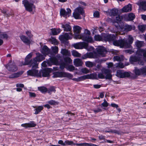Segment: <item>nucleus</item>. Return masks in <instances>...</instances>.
Here are the masks:
<instances>
[{"label":"nucleus","instance_id":"nucleus-36","mask_svg":"<svg viewBox=\"0 0 146 146\" xmlns=\"http://www.w3.org/2000/svg\"><path fill=\"white\" fill-rule=\"evenodd\" d=\"M123 55L116 56L113 58L114 61H117L119 62L122 61L123 60Z\"/></svg>","mask_w":146,"mask_h":146},{"label":"nucleus","instance_id":"nucleus-18","mask_svg":"<svg viewBox=\"0 0 146 146\" xmlns=\"http://www.w3.org/2000/svg\"><path fill=\"white\" fill-rule=\"evenodd\" d=\"M96 49L97 52L100 56L102 57H104L105 56L107 52L105 48L102 46H99Z\"/></svg>","mask_w":146,"mask_h":146},{"label":"nucleus","instance_id":"nucleus-25","mask_svg":"<svg viewBox=\"0 0 146 146\" xmlns=\"http://www.w3.org/2000/svg\"><path fill=\"white\" fill-rule=\"evenodd\" d=\"M8 37V35L5 33L1 32L0 31V46L3 43V39H7Z\"/></svg>","mask_w":146,"mask_h":146},{"label":"nucleus","instance_id":"nucleus-54","mask_svg":"<svg viewBox=\"0 0 146 146\" xmlns=\"http://www.w3.org/2000/svg\"><path fill=\"white\" fill-rule=\"evenodd\" d=\"M48 103L51 105H57L58 102L55 100H51L48 102Z\"/></svg>","mask_w":146,"mask_h":146},{"label":"nucleus","instance_id":"nucleus-39","mask_svg":"<svg viewBox=\"0 0 146 146\" xmlns=\"http://www.w3.org/2000/svg\"><path fill=\"white\" fill-rule=\"evenodd\" d=\"M94 38L96 41H102V33L100 35H95L94 36Z\"/></svg>","mask_w":146,"mask_h":146},{"label":"nucleus","instance_id":"nucleus-23","mask_svg":"<svg viewBox=\"0 0 146 146\" xmlns=\"http://www.w3.org/2000/svg\"><path fill=\"white\" fill-rule=\"evenodd\" d=\"M86 45V42H80L74 44L73 45V46L76 49H82L84 48L85 45Z\"/></svg>","mask_w":146,"mask_h":146},{"label":"nucleus","instance_id":"nucleus-48","mask_svg":"<svg viewBox=\"0 0 146 146\" xmlns=\"http://www.w3.org/2000/svg\"><path fill=\"white\" fill-rule=\"evenodd\" d=\"M43 109V107L42 106H39L37 108H36L35 110V114H38Z\"/></svg>","mask_w":146,"mask_h":146},{"label":"nucleus","instance_id":"nucleus-21","mask_svg":"<svg viewBox=\"0 0 146 146\" xmlns=\"http://www.w3.org/2000/svg\"><path fill=\"white\" fill-rule=\"evenodd\" d=\"M50 71L49 68H47L43 70H42L41 71H40L38 72V73L40 74V76H36L39 77L41 76V74H42V76L44 77H47L49 76V74Z\"/></svg>","mask_w":146,"mask_h":146},{"label":"nucleus","instance_id":"nucleus-38","mask_svg":"<svg viewBox=\"0 0 146 146\" xmlns=\"http://www.w3.org/2000/svg\"><path fill=\"white\" fill-rule=\"evenodd\" d=\"M38 90L42 93H44L47 92L48 89L44 86H40L38 87Z\"/></svg>","mask_w":146,"mask_h":146},{"label":"nucleus","instance_id":"nucleus-53","mask_svg":"<svg viewBox=\"0 0 146 146\" xmlns=\"http://www.w3.org/2000/svg\"><path fill=\"white\" fill-rule=\"evenodd\" d=\"M114 65L116 68H123L124 67V64L121 62L116 63Z\"/></svg>","mask_w":146,"mask_h":146},{"label":"nucleus","instance_id":"nucleus-8","mask_svg":"<svg viewBox=\"0 0 146 146\" xmlns=\"http://www.w3.org/2000/svg\"><path fill=\"white\" fill-rule=\"evenodd\" d=\"M113 23L118 31H129L131 30L133 28L132 26L131 25H126L124 27H123V26L122 25L121 26L119 23L115 21L113 22Z\"/></svg>","mask_w":146,"mask_h":146},{"label":"nucleus","instance_id":"nucleus-34","mask_svg":"<svg viewBox=\"0 0 146 146\" xmlns=\"http://www.w3.org/2000/svg\"><path fill=\"white\" fill-rule=\"evenodd\" d=\"M64 72H56L53 73V77L54 78L63 77Z\"/></svg>","mask_w":146,"mask_h":146},{"label":"nucleus","instance_id":"nucleus-32","mask_svg":"<svg viewBox=\"0 0 146 146\" xmlns=\"http://www.w3.org/2000/svg\"><path fill=\"white\" fill-rule=\"evenodd\" d=\"M63 63H65L66 65L72 63V60L70 58L69 56H66L63 57Z\"/></svg>","mask_w":146,"mask_h":146},{"label":"nucleus","instance_id":"nucleus-11","mask_svg":"<svg viewBox=\"0 0 146 146\" xmlns=\"http://www.w3.org/2000/svg\"><path fill=\"white\" fill-rule=\"evenodd\" d=\"M5 66L7 70L10 72H14L18 70V67L15 63L12 62V60H10L9 63Z\"/></svg>","mask_w":146,"mask_h":146},{"label":"nucleus","instance_id":"nucleus-37","mask_svg":"<svg viewBox=\"0 0 146 146\" xmlns=\"http://www.w3.org/2000/svg\"><path fill=\"white\" fill-rule=\"evenodd\" d=\"M51 33L53 35H56L59 34L61 32V30L60 29H55L52 28L51 29Z\"/></svg>","mask_w":146,"mask_h":146},{"label":"nucleus","instance_id":"nucleus-55","mask_svg":"<svg viewBox=\"0 0 146 146\" xmlns=\"http://www.w3.org/2000/svg\"><path fill=\"white\" fill-rule=\"evenodd\" d=\"M65 144L66 145H75V143L72 141L66 140L65 141Z\"/></svg>","mask_w":146,"mask_h":146},{"label":"nucleus","instance_id":"nucleus-41","mask_svg":"<svg viewBox=\"0 0 146 146\" xmlns=\"http://www.w3.org/2000/svg\"><path fill=\"white\" fill-rule=\"evenodd\" d=\"M123 15H122V16H120V15H118V16L116 17V20L115 21H112V23H113V25L114 26L113 23V22H114V21H115L116 22H117L118 23V22H119L121 21V20L122 19H124V18H123Z\"/></svg>","mask_w":146,"mask_h":146},{"label":"nucleus","instance_id":"nucleus-19","mask_svg":"<svg viewBox=\"0 0 146 146\" xmlns=\"http://www.w3.org/2000/svg\"><path fill=\"white\" fill-rule=\"evenodd\" d=\"M133 40V38L131 35L128 36L127 39L125 38V47L129 48L131 46Z\"/></svg>","mask_w":146,"mask_h":146},{"label":"nucleus","instance_id":"nucleus-24","mask_svg":"<svg viewBox=\"0 0 146 146\" xmlns=\"http://www.w3.org/2000/svg\"><path fill=\"white\" fill-rule=\"evenodd\" d=\"M36 125V124L34 121H31L29 123L22 124L21 125V126L25 128L33 127Z\"/></svg>","mask_w":146,"mask_h":146},{"label":"nucleus","instance_id":"nucleus-12","mask_svg":"<svg viewBox=\"0 0 146 146\" xmlns=\"http://www.w3.org/2000/svg\"><path fill=\"white\" fill-rule=\"evenodd\" d=\"M134 72L136 75L146 76V66H143L140 68H138L137 67H135Z\"/></svg>","mask_w":146,"mask_h":146},{"label":"nucleus","instance_id":"nucleus-49","mask_svg":"<svg viewBox=\"0 0 146 146\" xmlns=\"http://www.w3.org/2000/svg\"><path fill=\"white\" fill-rule=\"evenodd\" d=\"M52 51L54 54H56L58 53V47L56 46H52L51 47Z\"/></svg>","mask_w":146,"mask_h":146},{"label":"nucleus","instance_id":"nucleus-14","mask_svg":"<svg viewBox=\"0 0 146 146\" xmlns=\"http://www.w3.org/2000/svg\"><path fill=\"white\" fill-rule=\"evenodd\" d=\"M102 41L111 42L115 38L114 34L102 33Z\"/></svg>","mask_w":146,"mask_h":146},{"label":"nucleus","instance_id":"nucleus-56","mask_svg":"<svg viewBox=\"0 0 146 146\" xmlns=\"http://www.w3.org/2000/svg\"><path fill=\"white\" fill-rule=\"evenodd\" d=\"M60 64V68L61 70H63L67 65L65 64V63L61 62L59 63Z\"/></svg>","mask_w":146,"mask_h":146},{"label":"nucleus","instance_id":"nucleus-1","mask_svg":"<svg viewBox=\"0 0 146 146\" xmlns=\"http://www.w3.org/2000/svg\"><path fill=\"white\" fill-rule=\"evenodd\" d=\"M135 44L138 48L135 56H132L130 57L129 61L132 64H134L137 62L140 65L143 66L144 64V62L142 60L143 54V59L146 62V50L145 49L140 48L144 45V42L143 41L137 40L135 42Z\"/></svg>","mask_w":146,"mask_h":146},{"label":"nucleus","instance_id":"nucleus-6","mask_svg":"<svg viewBox=\"0 0 146 146\" xmlns=\"http://www.w3.org/2000/svg\"><path fill=\"white\" fill-rule=\"evenodd\" d=\"M36 56L33 58V60H31L33 63L32 64V65H33V69H35L38 68V63L37 62H40L45 59L44 56L40 53H36Z\"/></svg>","mask_w":146,"mask_h":146},{"label":"nucleus","instance_id":"nucleus-51","mask_svg":"<svg viewBox=\"0 0 146 146\" xmlns=\"http://www.w3.org/2000/svg\"><path fill=\"white\" fill-rule=\"evenodd\" d=\"M85 64L86 66L89 68L92 67L94 66V63L90 61L86 62Z\"/></svg>","mask_w":146,"mask_h":146},{"label":"nucleus","instance_id":"nucleus-61","mask_svg":"<svg viewBox=\"0 0 146 146\" xmlns=\"http://www.w3.org/2000/svg\"><path fill=\"white\" fill-rule=\"evenodd\" d=\"M94 16L95 17L98 18L99 17L100 15L99 12L98 11H96L93 14Z\"/></svg>","mask_w":146,"mask_h":146},{"label":"nucleus","instance_id":"nucleus-17","mask_svg":"<svg viewBox=\"0 0 146 146\" xmlns=\"http://www.w3.org/2000/svg\"><path fill=\"white\" fill-rule=\"evenodd\" d=\"M67 11L65 9H61L60 11V15L61 16H62L65 18H67V17H69L71 13V10L69 8H67L66 9Z\"/></svg>","mask_w":146,"mask_h":146},{"label":"nucleus","instance_id":"nucleus-27","mask_svg":"<svg viewBox=\"0 0 146 146\" xmlns=\"http://www.w3.org/2000/svg\"><path fill=\"white\" fill-rule=\"evenodd\" d=\"M137 4L139 6V9L141 11H144L146 10V1L140 2Z\"/></svg>","mask_w":146,"mask_h":146},{"label":"nucleus","instance_id":"nucleus-5","mask_svg":"<svg viewBox=\"0 0 146 146\" xmlns=\"http://www.w3.org/2000/svg\"><path fill=\"white\" fill-rule=\"evenodd\" d=\"M102 73H100L98 74V77L100 79L105 78L106 79L111 80L112 76L111 74V70L104 69H102Z\"/></svg>","mask_w":146,"mask_h":146},{"label":"nucleus","instance_id":"nucleus-57","mask_svg":"<svg viewBox=\"0 0 146 146\" xmlns=\"http://www.w3.org/2000/svg\"><path fill=\"white\" fill-rule=\"evenodd\" d=\"M81 71L82 72L85 74H87L89 72V70L86 68L81 69Z\"/></svg>","mask_w":146,"mask_h":146},{"label":"nucleus","instance_id":"nucleus-59","mask_svg":"<svg viewBox=\"0 0 146 146\" xmlns=\"http://www.w3.org/2000/svg\"><path fill=\"white\" fill-rule=\"evenodd\" d=\"M29 96L30 97L34 98L36 96V94L34 92H29Z\"/></svg>","mask_w":146,"mask_h":146},{"label":"nucleus","instance_id":"nucleus-16","mask_svg":"<svg viewBox=\"0 0 146 146\" xmlns=\"http://www.w3.org/2000/svg\"><path fill=\"white\" fill-rule=\"evenodd\" d=\"M98 57V55L95 52H87L83 55L81 57L83 59H85L87 58H96Z\"/></svg>","mask_w":146,"mask_h":146},{"label":"nucleus","instance_id":"nucleus-20","mask_svg":"<svg viewBox=\"0 0 146 146\" xmlns=\"http://www.w3.org/2000/svg\"><path fill=\"white\" fill-rule=\"evenodd\" d=\"M41 53L44 55H48L51 57L53 56L51 54V51L50 49L46 45L44 46L41 50Z\"/></svg>","mask_w":146,"mask_h":146},{"label":"nucleus","instance_id":"nucleus-45","mask_svg":"<svg viewBox=\"0 0 146 146\" xmlns=\"http://www.w3.org/2000/svg\"><path fill=\"white\" fill-rule=\"evenodd\" d=\"M146 25H139L138 26L139 30L142 32H143L145 30Z\"/></svg>","mask_w":146,"mask_h":146},{"label":"nucleus","instance_id":"nucleus-63","mask_svg":"<svg viewBox=\"0 0 146 146\" xmlns=\"http://www.w3.org/2000/svg\"><path fill=\"white\" fill-rule=\"evenodd\" d=\"M16 86L17 88H22L24 87V85L22 84H17L16 85Z\"/></svg>","mask_w":146,"mask_h":146},{"label":"nucleus","instance_id":"nucleus-3","mask_svg":"<svg viewBox=\"0 0 146 146\" xmlns=\"http://www.w3.org/2000/svg\"><path fill=\"white\" fill-rule=\"evenodd\" d=\"M33 53L31 52L28 54L25 58V62H21V65H29L30 66V67H32V69L29 70L27 72V74L30 76H40V74L38 73V70L37 69H33V65H32V64L33 63L31 60L33 59L30 60V59L32 56Z\"/></svg>","mask_w":146,"mask_h":146},{"label":"nucleus","instance_id":"nucleus-43","mask_svg":"<svg viewBox=\"0 0 146 146\" xmlns=\"http://www.w3.org/2000/svg\"><path fill=\"white\" fill-rule=\"evenodd\" d=\"M84 76H86V77H85V79H95L96 78V75L94 74H88L86 75H84Z\"/></svg>","mask_w":146,"mask_h":146},{"label":"nucleus","instance_id":"nucleus-31","mask_svg":"<svg viewBox=\"0 0 146 146\" xmlns=\"http://www.w3.org/2000/svg\"><path fill=\"white\" fill-rule=\"evenodd\" d=\"M131 5L129 4L125 6L121 9V11L124 12H127L131 11Z\"/></svg>","mask_w":146,"mask_h":146},{"label":"nucleus","instance_id":"nucleus-42","mask_svg":"<svg viewBox=\"0 0 146 146\" xmlns=\"http://www.w3.org/2000/svg\"><path fill=\"white\" fill-rule=\"evenodd\" d=\"M73 77V75L71 73L64 72L63 77H66L69 79H71Z\"/></svg>","mask_w":146,"mask_h":146},{"label":"nucleus","instance_id":"nucleus-4","mask_svg":"<svg viewBox=\"0 0 146 146\" xmlns=\"http://www.w3.org/2000/svg\"><path fill=\"white\" fill-rule=\"evenodd\" d=\"M61 58L60 55L58 54L56 57H50L46 61H43L41 65L45 67L47 66H50L54 64H58V60L57 58L59 59Z\"/></svg>","mask_w":146,"mask_h":146},{"label":"nucleus","instance_id":"nucleus-15","mask_svg":"<svg viewBox=\"0 0 146 146\" xmlns=\"http://www.w3.org/2000/svg\"><path fill=\"white\" fill-rule=\"evenodd\" d=\"M116 76L121 78L128 77L130 76V73L123 70H118L117 71Z\"/></svg>","mask_w":146,"mask_h":146},{"label":"nucleus","instance_id":"nucleus-50","mask_svg":"<svg viewBox=\"0 0 146 146\" xmlns=\"http://www.w3.org/2000/svg\"><path fill=\"white\" fill-rule=\"evenodd\" d=\"M84 48L87 49L88 51H92L94 50V48L93 47L91 46H89L88 44L86 42V45H85Z\"/></svg>","mask_w":146,"mask_h":146},{"label":"nucleus","instance_id":"nucleus-40","mask_svg":"<svg viewBox=\"0 0 146 146\" xmlns=\"http://www.w3.org/2000/svg\"><path fill=\"white\" fill-rule=\"evenodd\" d=\"M47 89V92L50 94H51L52 92L54 93L56 92L55 87L52 86H50Z\"/></svg>","mask_w":146,"mask_h":146},{"label":"nucleus","instance_id":"nucleus-44","mask_svg":"<svg viewBox=\"0 0 146 146\" xmlns=\"http://www.w3.org/2000/svg\"><path fill=\"white\" fill-rule=\"evenodd\" d=\"M104 131L106 133H115L118 134H119V131L115 129H110L109 130H108Z\"/></svg>","mask_w":146,"mask_h":146},{"label":"nucleus","instance_id":"nucleus-35","mask_svg":"<svg viewBox=\"0 0 146 146\" xmlns=\"http://www.w3.org/2000/svg\"><path fill=\"white\" fill-rule=\"evenodd\" d=\"M21 40L25 43L29 44L30 43V40L25 36L24 35L21 36L20 37Z\"/></svg>","mask_w":146,"mask_h":146},{"label":"nucleus","instance_id":"nucleus-9","mask_svg":"<svg viewBox=\"0 0 146 146\" xmlns=\"http://www.w3.org/2000/svg\"><path fill=\"white\" fill-rule=\"evenodd\" d=\"M73 15L74 18L76 19H81V15L84 17V11L83 8L79 7L75 9L73 13Z\"/></svg>","mask_w":146,"mask_h":146},{"label":"nucleus","instance_id":"nucleus-10","mask_svg":"<svg viewBox=\"0 0 146 146\" xmlns=\"http://www.w3.org/2000/svg\"><path fill=\"white\" fill-rule=\"evenodd\" d=\"M115 38L113 40H111L113 42V44L115 46H120L122 48L125 47V38H121L117 40L116 39L117 36L116 34H114Z\"/></svg>","mask_w":146,"mask_h":146},{"label":"nucleus","instance_id":"nucleus-62","mask_svg":"<svg viewBox=\"0 0 146 146\" xmlns=\"http://www.w3.org/2000/svg\"><path fill=\"white\" fill-rule=\"evenodd\" d=\"M102 110L99 108H98L96 109H94L93 110L94 112L96 113L100 112L102 111Z\"/></svg>","mask_w":146,"mask_h":146},{"label":"nucleus","instance_id":"nucleus-64","mask_svg":"<svg viewBox=\"0 0 146 146\" xmlns=\"http://www.w3.org/2000/svg\"><path fill=\"white\" fill-rule=\"evenodd\" d=\"M58 143L59 144L62 145L63 146L65 145V141L64 142L62 140H59L58 142Z\"/></svg>","mask_w":146,"mask_h":146},{"label":"nucleus","instance_id":"nucleus-60","mask_svg":"<svg viewBox=\"0 0 146 146\" xmlns=\"http://www.w3.org/2000/svg\"><path fill=\"white\" fill-rule=\"evenodd\" d=\"M102 105L104 107H107L108 106V104L106 100H104V102L102 104Z\"/></svg>","mask_w":146,"mask_h":146},{"label":"nucleus","instance_id":"nucleus-28","mask_svg":"<svg viewBox=\"0 0 146 146\" xmlns=\"http://www.w3.org/2000/svg\"><path fill=\"white\" fill-rule=\"evenodd\" d=\"M60 53L62 55L63 57L66 56H71L70 51L65 49L62 48Z\"/></svg>","mask_w":146,"mask_h":146},{"label":"nucleus","instance_id":"nucleus-13","mask_svg":"<svg viewBox=\"0 0 146 146\" xmlns=\"http://www.w3.org/2000/svg\"><path fill=\"white\" fill-rule=\"evenodd\" d=\"M73 37L72 33L68 32L65 33L59 36V39L62 41L64 42L71 39Z\"/></svg>","mask_w":146,"mask_h":146},{"label":"nucleus","instance_id":"nucleus-46","mask_svg":"<svg viewBox=\"0 0 146 146\" xmlns=\"http://www.w3.org/2000/svg\"><path fill=\"white\" fill-rule=\"evenodd\" d=\"M72 55L75 57H80L81 56V54L75 50L72 51Z\"/></svg>","mask_w":146,"mask_h":146},{"label":"nucleus","instance_id":"nucleus-7","mask_svg":"<svg viewBox=\"0 0 146 146\" xmlns=\"http://www.w3.org/2000/svg\"><path fill=\"white\" fill-rule=\"evenodd\" d=\"M22 3L26 10L29 12H31L35 9V6L33 3L30 2L27 0H23L22 1Z\"/></svg>","mask_w":146,"mask_h":146},{"label":"nucleus","instance_id":"nucleus-26","mask_svg":"<svg viewBox=\"0 0 146 146\" xmlns=\"http://www.w3.org/2000/svg\"><path fill=\"white\" fill-rule=\"evenodd\" d=\"M108 14L110 17L117 16L118 14V10L117 9L113 8L110 9L109 11Z\"/></svg>","mask_w":146,"mask_h":146},{"label":"nucleus","instance_id":"nucleus-22","mask_svg":"<svg viewBox=\"0 0 146 146\" xmlns=\"http://www.w3.org/2000/svg\"><path fill=\"white\" fill-rule=\"evenodd\" d=\"M124 20L126 21H131L135 18V15L133 13H130L128 14H125L123 15Z\"/></svg>","mask_w":146,"mask_h":146},{"label":"nucleus","instance_id":"nucleus-30","mask_svg":"<svg viewBox=\"0 0 146 146\" xmlns=\"http://www.w3.org/2000/svg\"><path fill=\"white\" fill-rule=\"evenodd\" d=\"M23 73V71H20L17 73H13L10 75L9 76V78H17L20 76Z\"/></svg>","mask_w":146,"mask_h":146},{"label":"nucleus","instance_id":"nucleus-33","mask_svg":"<svg viewBox=\"0 0 146 146\" xmlns=\"http://www.w3.org/2000/svg\"><path fill=\"white\" fill-rule=\"evenodd\" d=\"M62 27L64 29V31H70L72 30L71 27L68 24H62Z\"/></svg>","mask_w":146,"mask_h":146},{"label":"nucleus","instance_id":"nucleus-29","mask_svg":"<svg viewBox=\"0 0 146 146\" xmlns=\"http://www.w3.org/2000/svg\"><path fill=\"white\" fill-rule=\"evenodd\" d=\"M74 65L77 67L82 66L83 62L82 60L79 58H76L74 60Z\"/></svg>","mask_w":146,"mask_h":146},{"label":"nucleus","instance_id":"nucleus-2","mask_svg":"<svg viewBox=\"0 0 146 146\" xmlns=\"http://www.w3.org/2000/svg\"><path fill=\"white\" fill-rule=\"evenodd\" d=\"M74 32V38L76 39H80L88 43H92L94 40L90 36L91 33L87 29H85L84 33L80 34L82 28L79 26H74L73 27Z\"/></svg>","mask_w":146,"mask_h":146},{"label":"nucleus","instance_id":"nucleus-52","mask_svg":"<svg viewBox=\"0 0 146 146\" xmlns=\"http://www.w3.org/2000/svg\"><path fill=\"white\" fill-rule=\"evenodd\" d=\"M66 68L67 70L70 72L73 71L75 69V67L72 65H68Z\"/></svg>","mask_w":146,"mask_h":146},{"label":"nucleus","instance_id":"nucleus-47","mask_svg":"<svg viewBox=\"0 0 146 146\" xmlns=\"http://www.w3.org/2000/svg\"><path fill=\"white\" fill-rule=\"evenodd\" d=\"M85 77H86V76H83L77 78H74L72 79V80L76 82H79L85 79Z\"/></svg>","mask_w":146,"mask_h":146},{"label":"nucleus","instance_id":"nucleus-58","mask_svg":"<svg viewBox=\"0 0 146 146\" xmlns=\"http://www.w3.org/2000/svg\"><path fill=\"white\" fill-rule=\"evenodd\" d=\"M50 40L52 42V44H56L57 43V40L54 38L51 37L50 39Z\"/></svg>","mask_w":146,"mask_h":146}]
</instances>
